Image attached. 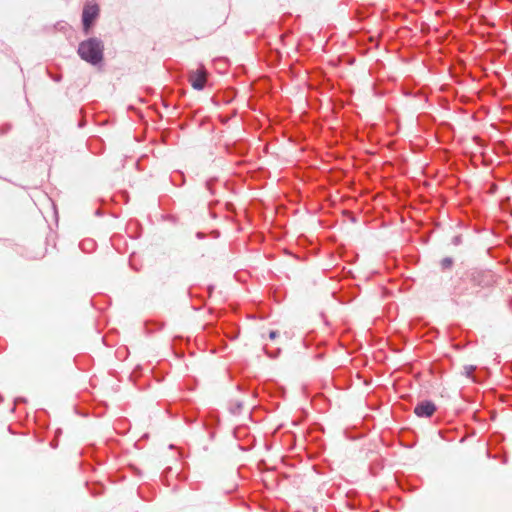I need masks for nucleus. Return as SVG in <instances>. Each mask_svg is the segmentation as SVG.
Listing matches in <instances>:
<instances>
[{"instance_id":"obj_1","label":"nucleus","mask_w":512,"mask_h":512,"mask_svg":"<svg viewBox=\"0 0 512 512\" xmlns=\"http://www.w3.org/2000/svg\"><path fill=\"white\" fill-rule=\"evenodd\" d=\"M78 53L80 57L92 64L96 63V43L93 39L82 42L79 45Z\"/></svg>"},{"instance_id":"obj_2","label":"nucleus","mask_w":512,"mask_h":512,"mask_svg":"<svg viewBox=\"0 0 512 512\" xmlns=\"http://www.w3.org/2000/svg\"><path fill=\"white\" fill-rule=\"evenodd\" d=\"M207 81V72L203 66L193 70L189 74V82L196 90H202Z\"/></svg>"},{"instance_id":"obj_3","label":"nucleus","mask_w":512,"mask_h":512,"mask_svg":"<svg viewBox=\"0 0 512 512\" xmlns=\"http://www.w3.org/2000/svg\"><path fill=\"white\" fill-rule=\"evenodd\" d=\"M436 411V406L431 401H424L417 404L414 408V413L418 417H431Z\"/></svg>"},{"instance_id":"obj_4","label":"nucleus","mask_w":512,"mask_h":512,"mask_svg":"<svg viewBox=\"0 0 512 512\" xmlns=\"http://www.w3.org/2000/svg\"><path fill=\"white\" fill-rule=\"evenodd\" d=\"M96 18V6H86L83 10V26L87 31L93 24Z\"/></svg>"},{"instance_id":"obj_5","label":"nucleus","mask_w":512,"mask_h":512,"mask_svg":"<svg viewBox=\"0 0 512 512\" xmlns=\"http://www.w3.org/2000/svg\"><path fill=\"white\" fill-rule=\"evenodd\" d=\"M477 277L480 279L478 280V284L482 286H488L491 282V274L489 272H479L477 273Z\"/></svg>"},{"instance_id":"obj_6","label":"nucleus","mask_w":512,"mask_h":512,"mask_svg":"<svg viewBox=\"0 0 512 512\" xmlns=\"http://www.w3.org/2000/svg\"><path fill=\"white\" fill-rule=\"evenodd\" d=\"M441 266L443 269H448L452 266V259L451 258H445L441 261Z\"/></svg>"},{"instance_id":"obj_7","label":"nucleus","mask_w":512,"mask_h":512,"mask_svg":"<svg viewBox=\"0 0 512 512\" xmlns=\"http://www.w3.org/2000/svg\"><path fill=\"white\" fill-rule=\"evenodd\" d=\"M276 337H277V332L276 331H270L269 338L271 340H274Z\"/></svg>"},{"instance_id":"obj_8","label":"nucleus","mask_w":512,"mask_h":512,"mask_svg":"<svg viewBox=\"0 0 512 512\" xmlns=\"http://www.w3.org/2000/svg\"><path fill=\"white\" fill-rule=\"evenodd\" d=\"M97 59H98V62L101 60V55H100V52H99V51H98Z\"/></svg>"},{"instance_id":"obj_9","label":"nucleus","mask_w":512,"mask_h":512,"mask_svg":"<svg viewBox=\"0 0 512 512\" xmlns=\"http://www.w3.org/2000/svg\"><path fill=\"white\" fill-rule=\"evenodd\" d=\"M474 368L471 367L470 370H467V373L469 374Z\"/></svg>"}]
</instances>
